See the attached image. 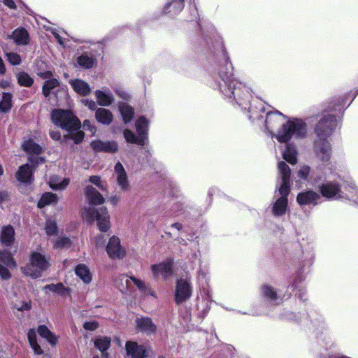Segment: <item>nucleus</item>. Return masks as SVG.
<instances>
[{"mask_svg":"<svg viewBox=\"0 0 358 358\" xmlns=\"http://www.w3.org/2000/svg\"><path fill=\"white\" fill-rule=\"evenodd\" d=\"M213 87L217 90L231 103H236L244 110L248 108L250 113L249 118L256 119L255 113L249 108L250 91L245 84L233 78V68L230 62H226L225 65L220 69L215 76Z\"/></svg>","mask_w":358,"mask_h":358,"instance_id":"f257e3e1","label":"nucleus"},{"mask_svg":"<svg viewBox=\"0 0 358 358\" xmlns=\"http://www.w3.org/2000/svg\"><path fill=\"white\" fill-rule=\"evenodd\" d=\"M280 184L278 190L275 192V201L272 205V213L275 217L282 216L287 210V196L290 192L289 182L291 171L287 164L280 162L278 164Z\"/></svg>","mask_w":358,"mask_h":358,"instance_id":"f03ea898","label":"nucleus"},{"mask_svg":"<svg viewBox=\"0 0 358 358\" xmlns=\"http://www.w3.org/2000/svg\"><path fill=\"white\" fill-rule=\"evenodd\" d=\"M306 133V125L302 120L296 119L282 124V129L275 135L280 143H285L292 138H302Z\"/></svg>","mask_w":358,"mask_h":358,"instance_id":"7ed1b4c3","label":"nucleus"},{"mask_svg":"<svg viewBox=\"0 0 358 358\" xmlns=\"http://www.w3.org/2000/svg\"><path fill=\"white\" fill-rule=\"evenodd\" d=\"M51 120L55 125L66 131L80 128V122L70 110L55 109L51 113Z\"/></svg>","mask_w":358,"mask_h":358,"instance_id":"20e7f679","label":"nucleus"},{"mask_svg":"<svg viewBox=\"0 0 358 358\" xmlns=\"http://www.w3.org/2000/svg\"><path fill=\"white\" fill-rule=\"evenodd\" d=\"M50 266L49 258L38 252H33L30 256V262L22 268L24 275L32 278L41 277L42 273Z\"/></svg>","mask_w":358,"mask_h":358,"instance_id":"39448f33","label":"nucleus"},{"mask_svg":"<svg viewBox=\"0 0 358 358\" xmlns=\"http://www.w3.org/2000/svg\"><path fill=\"white\" fill-rule=\"evenodd\" d=\"M319 189L322 196L327 199H354L352 195L350 196L344 194L341 191L340 185L334 180H326L321 184Z\"/></svg>","mask_w":358,"mask_h":358,"instance_id":"423d86ee","label":"nucleus"},{"mask_svg":"<svg viewBox=\"0 0 358 358\" xmlns=\"http://www.w3.org/2000/svg\"><path fill=\"white\" fill-rule=\"evenodd\" d=\"M192 286L190 278L186 275L178 279L176 283L174 300L177 304L182 303L189 300L192 295Z\"/></svg>","mask_w":358,"mask_h":358,"instance_id":"0eeeda50","label":"nucleus"},{"mask_svg":"<svg viewBox=\"0 0 358 358\" xmlns=\"http://www.w3.org/2000/svg\"><path fill=\"white\" fill-rule=\"evenodd\" d=\"M83 215L87 219L95 217L97 222V226L101 231L106 232L110 227V215L106 208L102 207L99 209L93 210L92 213L90 210H85L83 212Z\"/></svg>","mask_w":358,"mask_h":358,"instance_id":"6e6552de","label":"nucleus"},{"mask_svg":"<svg viewBox=\"0 0 358 358\" xmlns=\"http://www.w3.org/2000/svg\"><path fill=\"white\" fill-rule=\"evenodd\" d=\"M337 125V120L334 115H327L322 118L315 127L318 138H326L331 134Z\"/></svg>","mask_w":358,"mask_h":358,"instance_id":"1a4fd4ad","label":"nucleus"},{"mask_svg":"<svg viewBox=\"0 0 358 358\" xmlns=\"http://www.w3.org/2000/svg\"><path fill=\"white\" fill-rule=\"evenodd\" d=\"M23 150L29 155V162L30 163L42 164L44 159L38 157L41 152V147L36 143L32 139L24 140L22 145Z\"/></svg>","mask_w":358,"mask_h":358,"instance_id":"9d476101","label":"nucleus"},{"mask_svg":"<svg viewBox=\"0 0 358 358\" xmlns=\"http://www.w3.org/2000/svg\"><path fill=\"white\" fill-rule=\"evenodd\" d=\"M16 263L11 255L6 251H0V277L3 280L11 276L8 268H15Z\"/></svg>","mask_w":358,"mask_h":358,"instance_id":"9b49d317","label":"nucleus"},{"mask_svg":"<svg viewBox=\"0 0 358 358\" xmlns=\"http://www.w3.org/2000/svg\"><path fill=\"white\" fill-rule=\"evenodd\" d=\"M106 252L110 259H120L126 255V251L121 245L120 238L115 236L110 238L106 245Z\"/></svg>","mask_w":358,"mask_h":358,"instance_id":"f8f14e48","label":"nucleus"},{"mask_svg":"<svg viewBox=\"0 0 358 358\" xmlns=\"http://www.w3.org/2000/svg\"><path fill=\"white\" fill-rule=\"evenodd\" d=\"M173 262L169 259L164 262L151 266V270L155 278L162 275L164 280H166L173 274Z\"/></svg>","mask_w":358,"mask_h":358,"instance_id":"ddd939ff","label":"nucleus"},{"mask_svg":"<svg viewBox=\"0 0 358 358\" xmlns=\"http://www.w3.org/2000/svg\"><path fill=\"white\" fill-rule=\"evenodd\" d=\"M314 150L320 161L326 162L329 160L331 155V148L326 138H318L315 142Z\"/></svg>","mask_w":358,"mask_h":358,"instance_id":"4468645a","label":"nucleus"},{"mask_svg":"<svg viewBox=\"0 0 358 358\" xmlns=\"http://www.w3.org/2000/svg\"><path fill=\"white\" fill-rule=\"evenodd\" d=\"M114 178L115 182L122 192H128L131 189L127 173L120 162L116 163L114 167Z\"/></svg>","mask_w":358,"mask_h":358,"instance_id":"2eb2a0df","label":"nucleus"},{"mask_svg":"<svg viewBox=\"0 0 358 358\" xmlns=\"http://www.w3.org/2000/svg\"><path fill=\"white\" fill-rule=\"evenodd\" d=\"M94 96L97 104L103 107L109 106L115 101V97L112 92L106 87L95 90Z\"/></svg>","mask_w":358,"mask_h":358,"instance_id":"dca6fc26","label":"nucleus"},{"mask_svg":"<svg viewBox=\"0 0 358 358\" xmlns=\"http://www.w3.org/2000/svg\"><path fill=\"white\" fill-rule=\"evenodd\" d=\"M320 196L313 190L303 191L298 194L296 201L300 206L317 205Z\"/></svg>","mask_w":358,"mask_h":358,"instance_id":"f3484780","label":"nucleus"},{"mask_svg":"<svg viewBox=\"0 0 358 358\" xmlns=\"http://www.w3.org/2000/svg\"><path fill=\"white\" fill-rule=\"evenodd\" d=\"M38 164L31 163L22 165L16 172V178L21 182L30 183L33 180V169Z\"/></svg>","mask_w":358,"mask_h":358,"instance_id":"a211bd4d","label":"nucleus"},{"mask_svg":"<svg viewBox=\"0 0 358 358\" xmlns=\"http://www.w3.org/2000/svg\"><path fill=\"white\" fill-rule=\"evenodd\" d=\"M132 278L127 275H120L115 280V285L122 294L131 296L134 293Z\"/></svg>","mask_w":358,"mask_h":358,"instance_id":"6ab92c4d","label":"nucleus"},{"mask_svg":"<svg viewBox=\"0 0 358 358\" xmlns=\"http://www.w3.org/2000/svg\"><path fill=\"white\" fill-rule=\"evenodd\" d=\"M90 145L95 152H115L118 149L117 143L114 141H92Z\"/></svg>","mask_w":358,"mask_h":358,"instance_id":"aec40b11","label":"nucleus"},{"mask_svg":"<svg viewBox=\"0 0 358 358\" xmlns=\"http://www.w3.org/2000/svg\"><path fill=\"white\" fill-rule=\"evenodd\" d=\"M127 354L131 358H145L147 350L146 346L138 345L136 342L127 341L125 345Z\"/></svg>","mask_w":358,"mask_h":358,"instance_id":"412c9836","label":"nucleus"},{"mask_svg":"<svg viewBox=\"0 0 358 358\" xmlns=\"http://www.w3.org/2000/svg\"><path fill=\"white\" fill-rule=\"evenodd\" d=\"M285 119V117L278 111L268 113L265 120V126L268 131H272L273 129L282 124Z\"/></svg>","mask_w":358,"mask_h":358,"instance_id":"4be33fe9","label":"nucleus"},{"mask_svg":"<svg viewBox=\"0 0 358 358\" xmlns=\"http://www.w3.org/2000/svg\"><path fill=\"white\" fill-rule=\"evenodd\" d=\"M136 327L141 331L151 334L156 330V326L148 317H138L135 320Z\"/></svg>","mask_w":358,"mask_h":358,"instance_id":"5701e85b","label":"nucleus"},{"mask_svg":"<svg viewBox=\"0 0 358 358\" xmlns=\"http://www.w3.org/2000/svg\"><path fill=\"white\" fill-rule=\"evenodd\" d=\"M69 84L73 90L80 96H87L92 92L90 85L83 80L71 79L69 80Z\"/></svg>","mask_w":358,"mask_h":358,"instance_id":"b1692460","label":"nucleus"},{"mask_svg":"<svg viewBox=\"0 0 358 358\" xmlns=\"http://www.w3.org/2000/svg\"><path fill=\"white\" fill-rule=\"evenodd\" d=\"M85 196L90 204L100 205L105 202L103 196L92 186L87 185L85 189Z\"/></svg>","mask_w":358,"mask_h":358,"instance_id":"393cba45","label":"nucleus"},{"mask_svg":"<svg viewBox=\"0 0 358 358\" xmlns=\"http://www.w3.org/2000/svg\"><path fill=\"white\" fill-rule=\"evenodd\" d=\"M10 38L17 45H25L29 43V35L27 31L24 28H17L15 29Z\"/></svg>","mask_w":358,"mask_h":358,"instance_id":"a878e982","label":"nucleus"},{"mask_svg":"<svg viewBox=\"0 0 358 358\" xmlns=\"http://www.w3.org/2000/svg\"><path fill=\"white\" fill-rule=\"evenodd\" d=\"M75 273L85 284H90L91 282L92 274L88 266L85 264H80L77 265L75 268Z\"/></svg>","mask_w":358,"mask_h":358,"instance_id":"bb28decb","label":"nucleus"},{"mask_svg":"<svg viewBox=\"0 0 358 358\" xmlns=\"http://www.w3.org/2000/svg\"><path fill=\"white\" fill-rule=\"evenodd\" d=\"M185 0H172L166 3L163 8L164 13H170L171 15L178 14L184 8Z\"/></svg>","mask_w":358,"mask_h":358,"instance_id":"cd10ccee","label":"nucleus"},{"mask_svg":"<svg viewBox=\"0 0 358 358\" xmlns=\"http://www.w3.org/2000/svg\"><path fill=\"white\" fill-rule=\"evenodd\" d=\"M95 118L99 123L108 125L112 122L113 115L109 110L99 108L95 111Z\"/></svg>","mask_w":358,"mask_h":358,"instance_id":"c85d7f7f","label":"nucleus"},{"mask_svg":"<svg viewBox=\"0 0 358 358\" xmlns=\"http://www.w3.org/2000/svg\"><path fill=\"white\" fill-rule=\"evenodd\" d=\"M131 280L134 282V285H135L143 294L145 296L150 295L155 298L157 297L156 293L152 289L149 284L135 277L132 278Z\"/></svg>","mask_w":358,"mask_h":358,"instance_id":"c756f323","label":"nucleus"},{"mask_svg":"<svg viewBox=\"0 0 358 358\" xmlns=\"http://www.w3.org/2000/svg\"><path fill=\"white\" fill-rule=\"evenodd\" d=\"M69 184V178H62L57 176L50 177L49 180L50 187L55 190L64 189Z\"/></svg>","mask_w":358,"mask_h":358,"instance_id":"7c9ffc66","label":"nucleus"},{"mask_svg":"<svg viewBox=\"0 0 358 358\" xmlns=\"http://www.w3.org/2000/svg\"><path fill=\"white\" fill-rule=\"evenodd\" d=\"M42 289L45 292L57 293L62 296H66L70 294L69 289L66 288L62 283L47 285Z\"/></svg>","mask_w":358,"mask_h":358,"instance_id":"2f4dec72","label":"nucleus"},{"mask_svg":"<svg viewBox=\"0 0 358 358\" xmlns=\"http://www.w3.org/2000/svg\"><path fill=\"white\" fill-rule=\"evenodd\" d=\"M123 134H124V137L125 140L128 143H136L141 146H144L146 144V142H147L146 136H139L138 137H137L135 135V134L129 129H124Z\"/></svg>","mask_w":358,"mask_h":358,"instance_id":"473e14b6","label":"nucleus"},{"mask_svg":"<svg viewBox=\"0 0 358 358\" xmlns=\"http://www.w3.org/2000/svg\"><path fill=\"white\" fill-rule=\"evenodd\" d=\"M15 231L13 227L8 225L3 227L1 234V241L3 244L10 245L14 241Z\"/></svg>","mask_w":358,"mask_h":358,"instance_id":"72a5a7b5","label":"nucleus"},{"mask_svg":"<svg viewBox=\"0 0 358 358\" xmlns=\"http://www.w3.org/2000/svg\"><path fill=\"white\" fill-rule=\"evenodd\" d=\"M297 150L295 146L292 145H287L286 150L282 153V157L285 160L291 164L297 163Z\"/></svg>","mask_w":358,"mask_h":358,"instance_id":"f704fd0d","label":"nucleus"},{"mask_svg":"<svg viewBox=\"0 0 358 358\" xmlns=\"http://www.w3.org/2000/svg\"><path fill=\"white\" fill-rule=\"evenodd\" d=\"M37 332L42 338L46 339L51 345H55L57 343V337L45 325H40L38 327Z\"/></svg>","mask_w":358,"mask_h":358,"instance_id":"c9c22d12","label":"nucleus"},{"mask_svg":"<svg viewBox=\"0 0 358 358\" xmlns=\"http://www.w3.org/2000/svg\"><path fill=\"white\" fill-rule=\"evenodd\" d=\"M95 62V58L93 55L87 53H83L77 58L78 64L85 69H90L93 67Z\"/></svg>","mask_w":358,"mask_h":358,"instance_id":"e433bc0d","label":"nucleus"},{"mask_svg":"<svg viewBox=\"0 0 358 358\" xmlns=\"http://www.w3.org/2000/svg\"><path fill=\"white\" fill-rule=\"evenodd\" d=\"M119 110L124 123L129 122L134 117V109L125 103H120Z\"/></svg>","mask_w":358,"mask_h":358,"instance_id":"4c0bfd02","label":"nucleus"},{"mask_svg":"<svg viewBox=\"0 0 358 358\" xmlns=\"http://www.w3.org/2000/svg\"><path fill=\"white\" fill-rule=\"evenodd\" d=\"M135 126L138 136L147 137L149 122L144 116L140 117L136 121Z\"/></svg>","mask_w":358,"mask_h":358,"instance_id":"58836bf2","label":"nucleus"},{"mask_svg":"<svg viewBox=\"0 0 358 358\" xmlns=\"http://www.w3.org/2000/svg\"><path fill=\"white\" fill-rule=\"evenodd\" d=\"M57 196L52 192L44 193L38 202V208H43L45 206L56 203L57 202Z\"/></svg>","mask_w":358,"mask_h":358,"instance_id":"ea45409f","label":"nucleus"},{"mask_svg":"<svg viewBox=\"0 0 358 358\" xmlns=\"http://www.w3.org/2000/svg\"><path fill=\"white\" fill-rule=\"evenodd\" d=\"M261 292L262 296L270 301H275L278 299L275 289L270 285H263L261 287Z\"/></svg>","mask_w":358,"mask_h":358,"instance_id":"a19ab883","label":"nucleus"},{"mask_svg":"<svg viewBox=\"0 0 358 358\" xmlns=\"http://www.w3.org/2000/svg\"><path fill=\"white\" fill-rule=\"evenodd\" d=\"M59 85V81L56 78H51L47 80L43 85V94L45 96H48L51 92H52Z\"/></svg>","mask_w":358,"mask_h":358,"instance_id":"79ce46f5","label":"nucleus"},{"mask_svg":"<svg viewBox=\"0 0 358 358\" xmlns=\"http://www.w3.org/2000/svg\"><path fill=\"white\" fill-rule=\"evenodd\" d=\"M110 338L106 336H100L94 341V345L100 351L103 352L108 349L110 345Z\"/></svg>","mask_w":358,"mask_h":358,"instance_id":"37998d69","label":"nucleus"},{"mask_svg":"<svg viewBox=\"0 0 358 358\" xmlns=\"http://www.w3.org/2000/svg\"><path fill=\"white\" fill-rule=\"evenodd\" d=\"M17 82L21 86L27 87H31L34 83V79L27 73L22 71L17 75Z\"/></svg>","mask_w":358,"mask_h":358,"instance_id":"c03bdc74","label":"nucleus"},{"mask_svg":"<svg viewBox=\"0 0 358 358\" xmlns=\"http://www.w3.org/2000/svg\"><path fill=\"white\" fill-rule=\"evenodd\" d=\"M12 107V94L10 93H3L2 100L0 102V111L7 112Z\"/></svg>","mask_w":358,"mask_h":358,"instance_id":"a18cd8bd","label":"nucleus"},{"mask_svg":"<svg viewBox=\"0 0 358 358\" xmlns=\"http://www.w3.org/2000/svg\"><path fill=\"white\" fill-rule=\"evenodd\" d=\"M79 129H75L71 131H68L69 134L64 136V139H67L69 138L72 139L76 144L81 143L84 138L85 134L83 131H80Z\"/></svg>","mask_w":358,"mask_h":358,"instance_id":"49530a36","label":"nucleus"},{"mask_svg":"<svg viewBox=\"0 0 358 358\" xmlns=\"http://www.w3.org/2000/svg\"><path fill=\"white\" fill-rule=\"evenodd\" d=\"M90 182L96 185L100 190L108 192V183L106 180L101 179L99 176H92L90 177Z\"/></svg>","mask_w":358,"mask_h":358,"instance_id":"de8ad7c7","label":"nucleus"},{"mask_svg":"<svg viewBox=\"0 0 358 358\" xmlns=\"http://www.w3.org/2000/svg\"><path fill=\"white\" fill-rule=\"evenodd\" d=\"M45 231L49 236L56 235L58 231L57 222L52 220H48L45 223Z\"/></svg>","mask_w":358,"mask_h":358,"instance_id":"09e8293b","label":"nucleus"},{"mask_svg":"<svg viewBox=\"0 0 358 358\" xmlns=\"http://www.w3.org/2000/svg\"><path fill=\"white\" fill-rule=\"evenodd\" d=\"M71 245V241L66 236L59 237L54 242V248L57 249L68 248Z\"/></svg>","mask_w":358,"mask_h":358,"instance_id":"8fccbe9b","label":"nucleus"},{"mask_svg":"<svg viewBox=\"0 0 358 358\" xmlns=\"http://www.w3.org/2000/svg\"><path fill=\"white\" fill-rule=\"evenodd\" d=\"M7 60L11 65H19L21 63L20 56L15 52H8L6 54Z\"/></svg>","mask_w":358,"mask_h":358,"instance_id":"3c124183","label":"nucleus"},{"mask_svg":"<svg viewBox=\"0 0 358 358\" xmlns=\"http://www.w3.org/2000/svg\"><path fill=\"white\" fill-rule=\"evenodd\" d=\"M115 94L120 98L123 99H128L129 98V94L126 92V90L120 85H115L113 87Z\"/></svg>","mask_w":358,"mask_h":358,"instance_id":"603ef678","label":"nucleus"},{"mask_svg":"<svg viewBox=\"0 0 358 358\" xmlns=\"http://www.w3.org/2000/svg\"><path fill=\"white\" fill-rule=\"evenodd\" d=\"M310 169L308 166H302L297 173V176L302 180H307Z\"/></svg>","mask_w":358,"mask_h":358,"instance_id":"864d4df0","label":"nucleus"},{"mask_svg":"<svg viewBox=\"0 0 358 358\" xmlns=\"http://www.w3.org/2000/svg\"><path fill=\"white\" fill-rule=\"evenodd\" d=\"M47 31H49L54 36L57 41L61 45H64V41L62 38V36L60 34V31H59L57 29L52 27H47Z\"/></svg>","mask_w":358,"mask_h":358,"instance_id":"5fc2aeb1","label":"nucleus"},{"mask_svg":"<svg viewBox=\"0 0 358 358\" xmlns=\"http://www.w3.org/2000/svg\"><path fill=\"white\" fill-rule=\"evenodd\" d=\"M83 128L84 130L90 132V135L92 136L96 134V128L93 125L90 120H85L83 122Z\"/></svg>","mask_w":358,"mask_h":358,"instance_id":"6e6d98bb","label":"nucleus"},{"mask_svg":"<svg viewBox=\"0 0 358 358\" xmlns=\"http://www.w3.org/2000/svg\"><path fill=\"white\" fill-rule=\"evenodd\" d=\"M81 102L85 106L87 107L91 110H96L97 109V103L93 100L83 99Z\"/></svg>","mask_w":358,"mask_h":358,"instance_id":"4d7b16f0","label":"nucleus"},{"mask_svg":"<svg viewBox=\"0 0 358 358\" xmlns=\"http://www.w3.org/2000/svg\"><path fill=\"white\" fill-rule=\"evenodd\" d=\"M105 237L103 234H99L94 238V243L96 248H100L104 246L105 245Z\"/></svg>","mask_w":358,"mask_h":358,"instance_id":"13d9d810","label":"nucleus"},{"mask_svg":"<svg viewBox=\"0 0 358 358\" xmlns=\"http://www.w3.org/2000/svg\"><path fill=\"white\" fill-rule=\"evenodd\" d=\"M99 327V324L96 321L86 322L83 324V327L87 331H94Z\"/></svg>","mask_w":358,"mask_h":358,"instance_id":"bf43d9fd","label":"nucleus"},{"mask_svg":"<svg viewBox=\"0 0 358 358\" xmlns=\"http://www.w3.org/2000/svg\"><path fill=\"white\" fill-rule=\"evenodd\" d=\"M27 338L29 343L37 342V334L34 329H31L27 333Z\"/></svg>","mask_w":358,"mask_h":358,"instance_id":"052dcab7","label":"nucleus"},{"mask_svg":"<svg viewBox=\"0 0 358 358\" xmlns=\"http://www.w3.org/2000/svg\"><path fill=\"white\" fill-rule=\"evenodd\" d=\"M29 345L33 350L35 355H39L43 353V350L41 349V346L38 344L37 342L29 343Z\"/></svg>","mask_w":358,"mask_h":358,"instance_id":"680f3d73","label":"nucleus"},{"mask_svg":"<svg viewBox=\"0 0 358 358\" xmlns=\"http://www.w3.org/2000/svg\"><path fill=\"white\" fill-rule=\"evenodd\" d=\"M198 278L199 280H207L208 278V271L206 268H200L198 273Z\"/></svg>","mask_w":358,"mask_h":358,"instance_id":"e2e57ef3","label":"nucleus"},{"mask_svg":"<svg viewBox=\"0 0 358 358\" xmlns=\"http://www.w3.org/2000/svg\"><path fill=\"white\" fill-rule=\"evenodd\" d=\"M31 306L30 301L23 302L20 306H15V308L19 311L29 310L31 309Z\"/></svg>","mask_w":358,"mask_h":358,"instance_id":"0e129e2a","label":"nucleus"},{"mask_svg":"<svg viewBox=\"0 0 358 358\" xmlns=\"http://www.w3.org/2000/svg\"><path fill=\"white\" fill-rule=\"evenodd\" d=\"M50 136L55 141H59L62 139L61 134L57 130H51L50 131Z\"/></svg>","mask_w":358,"mask_h":358,"instance_id":"69168bd1","label":"nucleus"},{"mask_svg":"<svg viewBox=\"0 0 358 358\" xmlns=\"http://www.w3.org/2000/svg\"><path fill=\"white\" fill-rule=\"evenodd\" d=\"M108 201L113 205H116L120 201V197L117 195H113L108 198Z\"/></svg>","mask_w":358,"mask_h":358,"instance_id":"338daca9","label":"nucleus"},{"mask_svg":"<svg viewBox=\"0 0 358 358\" xmlns=\"http://www.w3.org/2000/svg\"><path fill=\"white\" fill-rule=\"evenodd\" d=\"M9 199V195L8 192L5 191L0 192V203H3Z\"/></svg>","mask_w":358,"mask_h":358,"instance_id":"774afa93","label":"nucleus"}]
</instances>
